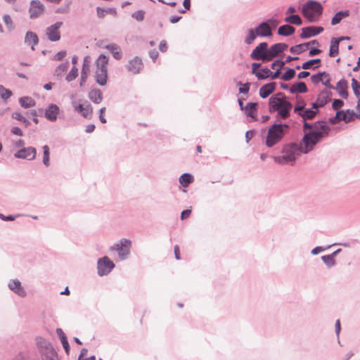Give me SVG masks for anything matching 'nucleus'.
Masks as SVG:
<instances>
[{
  "instance_id": "nucleus-33",
  "label": "nucleus",
  "mask_w": 360,
  "mask_h": 360,
  "mask_svg": "<svg viewBox=\"0 0 360 360\" xmlns=\"http://www.w3.org/2000/svg\"><path fill=\"white\" fill-rule=\"evenodd\" d=\"M19 102L20 105L25 108H31L35 105L34 100L28 96L20 98Z\"/></svg>"
},
{
  "instance_id": "nucleus-12",
  "label": "nucleus",
  "mask_w": 360,
  "mask_h": 360,
  "mask_svg": "<svg viewBox=\"0 0 360 360\" xmlns=\"http://www.w3.org/2000/svg\"><path fill=\"white\" fill-rule=\"evenodd\" d=\"M45 10V7L39 1L33 0L30 2L29 8L30 17L32 19L37 18L41 16Z\"/></svg>"
},
{
  "instance_id": "nucleus-55",
  "label": "nucleus",
  "mask_w": 360,
  "mask_h": 360,
  "mask_svg": "<svg viewBox=\"0 0 360 360\" xmlns=\"http://www.w3.org/2000/svg\"><path fill=\"white\" fill-rule=\"evenodd\" d=\"M13 117L22 122H26L27 120L20 112H15L13 114Z\"/></svg>"
},
{
  "instance_id": "nucleus-39",
  "label": "nucleus",
  "mask_w": 360,
  "mask_h": 360,
  "mask_svg": "<svg viewBox=\"0 0 360 360\" xmlns=\"http://www.w3.org/2000/svg\"><path fill=\"white\" fill-rule=\"evenodd\" d=\"M78 76V69L76 66H73L72 69L70 70V72L68 74V75L65 77V79L68 82H71L76 79V77Z\"/></svg>"
},
{
  "instance_id": "nucleus-35",
  "label": "nucleus",
  "mask_w": 360,
  "mask_h": 360,
  "mask_svg": "<svg viewBox=\"0 0 360 360\" xmlns=\"http://www.w3.org/2000/svg\"><path fill=\"white\" fill-rule=\"evenodd\" d=\"M285 22L290 23V24L296 25H302V22L301 18L298 15H288L285 18Z\"/></svg>"
},
{
  "instance_id": "nucleus-24",
  "label": "nucleus",
  "mask_w": 360,
  "mask_h": 360,
  "mask_svg": "<svg viewBox=\"0 0 360 360\" xmlns=\"http://www.w3.org/2000/svg\"><path fill=\"white\" fill-rule=\"evenodd\" d=\"M353 113L349 111H338L334 118L336 121H345V122H349L353 120Z\"/></svg>"
},
{
  "instance_id": "nucleus-62",
  "label": "nucleus",
  "mask_w": 360,
  "mask_h": 360,
  "mask_svg": "<svg viewBox=\"0 0 360 360\" xmlns=\"http://www.w3.org/2000/svg\"><path fill=\"white\" fill-rule=\"evenodd\" d=\"M321 52V51L319 49L313 48L309 51V56H313L315 55H318Z\"/></svg>"
},
{
  "instance_id": "nucleus-26",
  "label": "nucleus",
  "mask_w": 360,
  "mask_h": 360,
  "mask_svg": "<svg viewBox=\"0 0 360 360\" xmlns=\"http://www.w3.org/2000/svg\"><path fill=\"white\" fill-rule=\"evenodd\" d=\"M336 89L342 97L346 98L347 96V81L345 79H341L339 81V82L337 84Z\"/></svg>"
},
{
  "instance_id": "nucleus-38",
  "label": "nucleus",
  "mask_w": 360,
  "mask_h": 360,
  "mask_svg": "<svg viewBox=\"0 0 360 360\" xmlns=\"http://www.w3.org/2000/svg\"><path fill=\"white\" fill-rule=\"evenodd\" d=\"M271 74V71L268 68H263L258 73L256 74V77L259 79H264L267 77H269V76Z\"/></svg>"
},
{
  "instance_id": "nucleus-17",
  "label": "nucleus",
  "mask_w": 360,
  "mask_h": 360,
  "mask_svg": "<svg viewBox=\"0 0 360 360\" xmlns=\"http://www.w3.org/2000/svg\"><path fill=\"white\" fill-rule=\"evenodd\" d=\"M323 31L322 27H307L302 29L300 37L302 39L309 38L315 36Z\"/></svg>"
},
{
  "instance_id": "nucleus-45",
  "label": "nucleus",
  "mask_w": 360,
  "mask_h": 360,
  "mask_svg": "<svg viewBox=\"0 0 360 360\" xmlns=\"http://www.w3.org/2000/svg\"><path fill=\"white\" fill-rule=\"evenodd\" d=\"M352 86L354 90L355 95L360 98V84L356 79H352Z\"/></svg>"
},
{
  "instance_id": "nucleus-1",
  "label": "nucleus",
  "mask_w": 360,
  "mask_h": 360,
  "mask_svg": "<svg viewBox=\"0 0 360 360\" xmlns=\"http://www.w3.org/2000/svg\"><path fill=\"white\" fill-rule=\"evenodd\" d=\"M304 129H311V131L305 133L302 139L300 145V152L303 153H307L311 150L318 142L328 134L330 131L329 127L323 122H318L313 126L304 122Z\"/></svg>"
},
{
  "instance_id": "nucleus-48",
  "label": "nucleus",
  "mask_w": 360,
  "mask_h": 360,
  "mask_svg": "<svg viewBox=\"0 0 360 360\" xmlns=\"http://www.w3.org/2000/svg\"><path fill=\"white\" fill-rule=\"evenodd\" d=\"M285 63L281 60H276L271 64V68L276 70H281L284 66Z\"/></svg>"
},
{
  "instance_id": "nucleus-22",
  "label": "nucleus",
  "mask_w": 360,
  "mask_h": 360,
  "mask_svg": "<svg viewBox=\"0 0 360 360\" xmlns=\"http://www.w3.org/2000/svg\"><path fill=\"white\" fill-rule=\"evenodd\" d=\"M276 88V83L271 82L262 86L259 89V96L265 98L268 97L271 93H273Z\"/></svg>"
},
{
  "instance_id": "nucleus-29",
  "label": "nucleus",
  "mask_w": 360,
  "mask_h": 360,
  "mask_svg": "<svg viewBox=\"0 0 360 360\" xmlns=\"http://www.w3.org/2000/svg\"><path fill=\"white\" fill-rule=\"evenodd\" d=\"M295 31V29L289 25H285L281 26L278 30V34L279 35L282 36H289L292 34Z\"/></svg>"
},
{
  "instance_id": "nucleus-32",
  "label": "nucleus",
  "mask_w": 360,
  "mask_h": 360,
  "mask_svg": "<svg viewBox=\"0 0 360 360\" xmlns=\"http://www.w3.org/2000/svg\"><path fill=\"white\" fill-rule=\"evenodd\" d=\"M308 48L309 44H301L292 46L290 48V52L295 54H300L307 51Z\"/></svg>"
},
{
  "instance_id": "nucleus-50",
  "label": "nucleus",
  "mask_w": 360,
  "mask_h": 360,
  "mask_svg": "<svg viewBox=\"0 0 360 360\" xmlns=\"http://www.w3.org/2000/svg\"><path fill=\"white\" fill-rule=\"evenodd\" d=\"M3 20L5 22V24L7 25L8 29L13 28V20L10 15H4L3 17Z\"/></svg>"
},
{
  "instance_id": "nucleus-51",
  "label": "nucleus",
  "mask_w": 360,
  "mask_h": 360,
  "mask_svg": "<svg viewBox=\"0 0 360 360\" xmlns=\"http://www.w3.org/2000/svg\"><path fill=\"white\" fill-rule=\"evenodd\" d=\"M322 77H323V72H320L317 75H312L311 77L312 83L318 84L319 82H321Z\"/></svg>"
},
{
  "instance_id": "nucleus-52",
  "label": "nucleus",
  "mask_w": 360,
  "mask_h": 360,
  "mask_svg": "<svg viewBox=\"0 0 360 360\" xmlns=\"http://www.w3.org/2000/svg\"><path fill=\"white\" fill-rule=\"evenodd\" d=\"M238 85L240 86H242L241 87H240L239 89V91L240 93H243V94H247L248 93L249 91V84L247 83V84H243L240 82H238Z\"/></svg>"
},
{
  "instance_id": "nucleus-63",
  "label": "nucleus",
  "mask_w": 360,
  "mask_h": 360,
  "mask_svg": "<svg viewBox=\"0 0 360 360\" xmlns=\"http://www.w3.org/2000/svg\"><path fill=\"white\" fill-rule=\"evenodd\" d=\"M159 48H160V50L162 52L166 51V50L167 49V46L166 41H161L160 44Z\"/></svg>"
},
{
  "instance_id": "nucleus-41",
  "label": "nucleus",
  "mask_w": 360,
  "mask_h": 360,
  "mask_svg": "<svg viewBox=\"0 0 360 360\" xmlns=\"http://www.w3.org/2000/svg\"><path fill=\"white\" fill-rule=\"evenodd\" d=\"M93 109L90 105H86L84 107V110L81 112V115L87 119H90L92 117Z\"/></svg>"
},
{
  "instance_id": "nucleus-3",
  "label": "nucleus",
  "mask_w": 360,
  "mask_h": 360,
  "mask_svg": "<svg viewBox=\"0 0 360 360\" xmlns=\"http://www.w3.org/2000/svg\"><path fill=\"white\" fill-rule=\"evenodd\" d=\"M288 129L289 126L288 124H273L268 130L266 139V145L271 148L280 142Z\"/></svg>"
},
{
  "instance_id": "nucleus-46",
  "label": "nucleus",
  "mask_w": 360,
  "mask_h": 360,
  "mask_svg": "<svg viewBox=\"0 0 360 360\" xmlns=\"http://www.w3.org/2000/svg\"><path fill=\"white\" fill-rule=\"evenodd\" d=\"M305 105L306 103L303 100H297L295 105L294 112L295 113L300 112L304 108Z\"/></svg>"
},
{
  "instance_id": "nucleus-43",
  "label": "nucleus",
  "mask_w": 360,
  "mask_h": 360,
  "mask_svg": "<svg viewBox=\"0 0 360 360\" xmlns=\"http://www.w3.org/2000/svg\"><path fill=\"white\" fill-rule=\"evenodd\" d=\"M295 75V71L293 69H288L281 77L284 81H289Z\"/></svg>"
},
{
  "instance_id": "nucleus-6",
  "label": "nucleus",
  "mask_w": 360,
  "mask_h": 360,
  "mask_svg": "<svg viewBox=\"0 0 360 360\" xmlns=\"http://www.w3.org/2000/svg\"><path fill=\"white\" fill-rule=\"evenodd\" d=\"M323 12L321 4L315 1H308L302 7V14L310 22L318 20Z\"/></svg>"
},
{
  "instance_id": "nucleus-34",
  "label": "nucleus",
  "mask_w": 360,
  "mask_h": 360,
  "mask_svg": "<svg viewBox=\"0 0 360 360\" xmlns=\"http://www.w3.org/2000/svg\"><path fill=\"white\" fill-rule=\"evenodd\" d=\"M307 91V87L304 82H299L296 84H294L290 88L291 93L300 92V93H306Z\"/></svg>"
},
{
  "instance_id": "nucleus-13",
  "label": "nucleus",
  "mask_w": 360,
  "mask_h": 360,
  "mask_svg": "<svg viewBox=\"0 0 360 360\" xmlns=\"http://www.w3.org/2000/svg\"><path fill=\"white\" fill-rule=\"evenodd\" d=\"M91 58L89 56H86L83 59L82 68L81 72V78H80V86H82L86 82L88 77L90 75L91 72Z\"/></svg>"
},
{
  "instance_id": "nucleus-64",
  "label": "nucleus",
  "mask_w": 360,
  "mask_h": 360,
  "mask_svg": "<svg viewBox=\"0 0 360 360\" xmlns=\"http://www.w3.org/2000/svg\"><path fill=\"white\" fill-rule=\"evenodd\" d=\"M309 75V72L307 71H302L298 74L299 79H304Z\"/></svg>"
},
{
  "instance_id": "nucleus-28",
  "label": "nucleus",
  "mask_w": 360,
  "mask_h": 360,
  "mask_svg": "<svg viewBox=\"0 0 360 360\" xmlns=\"http://www.w3.org/2000/svg\"><path fill=\"white\" fill-rule=\"evenodd\" d=\"M89 98L96 103H99L102 101V94L99 89H92L89 93Z\"/></svg>"
},
{
  "instance_id": "nucleus-59",
  "label": "nucleus",
  "mask_w": 360,
  "mask_h": 360,
  "mask_svg": "<svg viewBox=\"0 0 360 360\" xmlns=\"http://www.w3.org/2000/svg\"><path fill=\"white\" fill-rule=\"evenodd\" d=\"M11 132L13 134H15V135H18V136H22V130L19 128V127H13L12 129H11Z\"/></svg>"
},
{
  "instance_id": "nucleus-44",
  "label": "nucleus",
  "mask_w": 360,
  "mask_h": 360,
  "mask_svg": "<svg viewBox=\"0 0 360 360\" xmlns=\"http://www.w3.org/2000/svg\"><path fill=\"white\" fill-rule=\"evenodd\" d=\"M321 60L320 59H313L308 60L302 64V68L303 69H309L313 65L318 64L317 67L320 65Z\"/></svg>"
},
{
  "instance_id": "nucleus-4",
  "label": "nucleus",
  "mask_w": 360,
  "mask_h": 360,
  "mask_svg": "<svg viewBox=\"0 0 360 360\" xmlns=\"http://www.w3.org/2000/svg\"><path fill=\"white\" fill-rule=\"evenodd\" d=\"M108 64V58L104 54H101L95 62L94 77L101 86H104L107 83Z\"/></svg>"
},
{
  "instance_id": "nucleus-10",
  "label": "nucleus",
  "mask_w": 360,
  "mask_h": 360,
  "mask_svg": "<svg viewBox=\"0 0 360 360\" xmlns=\"http://www.w3.org/2000/svg\"><path fill=\"white\" fill-rule=\"evenodd\" d=\"M63 25V22H57L53 25L49 26L46 29L47 38L51 41H58L60 39V28Z\"/></svg>"
},
{
  "instance_id": "nucleus-18",
  "label": "nucleus",
  "mask_w": 360,
  "mask_h": 360,
  "mask_svg": "<svg viewBox=\"0 0 360 360\" xmlns=\"http://www.w3.org/2000/svg\"><path fill=\"white\" fill-rule=\"evenodd\" d=\"M59 108L56 104H51L48 106L45 112V117L47 120L54 122L57 120L59 114Z\"/></svg>"
},
{
  "instance_id": "nucleus-60",
  "label": "nucleus",
  "mask_w": 360,
  "mask_h": 360,
  "mask_svg": "<svg viewBox=\"0 0 360 360\" xmlns=\"http://www.w3.org/2000/svg\"><path fill=\"white\" fill-rule=\"evenodd\" d=\"M260 65H261L260 63H252V73L256 75V74L258 73L257 70L260 67Z\"/></svg>"
},
{
  "instance_id": "nucleus-56",
  "label": "nucleus",
  "mask_w": 360,
  "mask_h": 360,
  "mask_svg": "<svg viewBox=\"0 0 360 360\" xmlns=\"http://www.w3.org/2000/svg\"><path fill=\"white\" fill-rule=\"evenodd\" d=\"M1 89L2 90V93H1L2 98H9L11 96V91H9L8 89H5L3 86H1L0 90Z\"/></svg>"
},
{
  "instance_id": "nucleus-9",
  "label": "nucleus",
  "mask_w": 360,
  "mask_h": 360,
  "mask_svg": "<svg viewBox=\"0 0 360 360\" xmlns=\"http://www.w3.org/2000/svg\"><path fill=\"white\" fill-rule=\"evenodd\" d=\"M131 241L127 239H122L120 242L111 248L112 250L117 252L121 259H124L129 254Z\"/></svg>"
},
{
  "instance_id": "nucleus-5",
  "label": "nucleus",
  "mask_w": 360,
  "mask_h": 360,
  "mask_svg": "<svg viewBox=\"0 0 360 360\" xmlns=\"http://www.w3.org/2000/svg\"><path fill=\"white\" fill-rule=\"evenodd\" d=\"M300 147L299 148L296 144L285 145L283 148L281 156H274V160L276 163L279 165L292 164L299 155Z\"/></svg>"
},
{
  "instance_id": "nucleus-2",
  "label": "nucleus",
  "mask_w": 360,
  "mask_h": 360,
  "mask_svg": "<svg viewBox=\"0 0 360 360\" xmlns=\"http://www.w3.org/2000/svg\"><path fill=\"white\" fill-rule=\"evenodd\" d=\"M269 112H276L277 118L287 119L292 108V105L286 99L282 93H278L271 96L269 100Z\"/></svg>"
},
{
  "instance_id": "nucleus-49",
  "label": "nucleus",
  "mask_w": 360,
  "mask_h": 360,
  "mask_svg": "<svg viewBox=\"0 0 360 360\" xmlns=\"http://www.w3.org/2000/svg\"><path fill=\"white\" fill-rule=\"evenodd\" d=\"M322 84L327 86V87H331L330 84V77L329 75L325 72H323V77L321 80Z\"/></svg>"
},
{
  "instance_id": "nucleus-23",
  "label": "nucleus",
  "mask_w": 360,
  "mask_h": 360,
  "mask_svg": "<svg viewBox=\"0 0 360 360\" xmlns=\"http://www.w3.org/2000/svg\"><path fill=\"white\" fill-rule=\"evenodd\" d=\"M257 103H248L245 108V112L247 116L250 117L252 121L257 120Z\"/></svg>"
},
{
  "instance_id": "nucleus-20",
  "label": "nucleus",
  "mask_w": 360,
  "mask_h": 360,
  "mask_svg": "<svg viewBox=\"0 0 360 360\" xmlns=\"http://www.w3.org/2000/svg\"><path fill=\"white\" fill-rule=\"evenodd\" d=\"M8 287L11 290L21 297H25L26 295L25 291L21 286V283L18 280H11L8 283Z\"/></svg>"
},
{
  "instance_id": "nucleus-47",
  "label": "nucleus",
  "mask_w": 360,
  "mask_h": 360,
  "mask_svg": "<svg viewBox=\"0 0 360 360\" xmlns=\"http://www.w3.org/2000/svg\"><path fill=\"white\" fill-rule=\"evenodd\" d=\"M145 12L143 11H138L132 14V17L138 21H142L144 18Z\"/></svg>"
},
{
  "instance_id": "nucleus-58",
  "label": "nucleus",
  "mask_w": 360,
  "mask_h": 360,
  "mask_svg": "<svg viewBox=\"0 0 360 360\" xmlns=\"http://www.w3.org/2000/svg\"><path fill=\"white\" fill-rule=\"evenodd\" d=\"M105 110V108H101L100 110V115H99V119H100V121L102 122V123H105L106 122V120L105 118L104 117V112Z\"/></svg>"
},
{
  "instance_id": "nucleus-61",
  "label": "nucleus",
  "mask_w": 360,
  "mask_h": 360,
  "mask_svg": "<svg viewBox=\"0 0 360 360\" xmlns=\"http://www.w3.org/2000/svg\"><path fill=\"white\" fill-rule=\"evenodd\" d=\"M174 255L176 259H180V250L179 247L176 245L174 248Z\"/></svg>"
},
{
  "instance_id": "nucleus-40",
  "label": "nucleus",
  "mask_w": 360,
  "mask_h": 360,
  "mask_svg": "<svg viewBox=\"0 0 360 360\" xmlns=\"http://www.w3.org/2000/svg\"><path fill=\"white\" fill-rule=\"evenodd\" d=\"M68 68H69L68 62L62 63V64L59 65L57 67V68L56 69V74L58 76H60L68 70Z\"/></svg>"
},
{
  "instance_id": "nucleus-31",
  "label": "nucleus",
  "mask_w": 360,
  "mask_h": 360,
  "mask_svg": "<svg viewBox=\"0 0 360 360\" xmlns=\"http://www.w3.org/2000/svg\"><path fill=\"white\" fill-rule=\"evenodd\" d=\"M106 48L111 52L112 56L116 59H120L122 57V53L120 47L116 44H109Z\"/></svg>"
},
{
  "instance_id": "nucleus-54",
  "label": "nucleus",
  "mask_w": 360,
  "mask_h": 360,
  "mask_svg": "<svg viewBox=\"0 0 360 360\" xmlns=\"http://www.w3.org/2000/svg\"><path fill=\"white\" fill-rule=\"evenodd\" d=\"M343 105V101L339 99L334 100L333 103V108L335 110H338Z\"/></svg>"
},
{
  "instance_id": "nucleus-57",
  "label": "nucleus",
  "mask_w": 360,
  "mask_h": 360,
  "mask_svg": "<svg viewBox=\"0 0 360 360\" xmlns=\"http://www.w3.org/2000/svg\"><path fill=\"white\" fill-rule=\"evenodd\" d=\"M66 56V52L65 51H59L58 53H57L55 56H54V59L55 60H62L65 56Z\"/></svg>"
},
{
  "instance_id": "nucleus-36",
  "label": "nucleus",
  "mask_w": 360,
  "mask_h": 360,
  "mask_svg": "<svg viewBox=\"0 0 360 360\" xmlns=\"http://www.w3.org/2000/svg\"><path fill=\"white\" fill-rule=\"evenodd\" d=\"M193 181V177L189 174H184L179 178V182L184 187H187Z\"/></svg>"
},
{
  "instance_id": "nucleus-21",
  "label": "nucleus",
  "mask_w": 360,
  "mask_h": 360,
  "mask_svg": "<svg viewBox=\"0 0 360 360\" xmlns=\"http://www.w3.org/2000/svg\"><path fill=\"white\" fill-rule=\"evenodd\" d=\"M344 37L335 39H332L330 41V51H329V56L330 57H335L339 53V44L341 41L344 40Z\"/></svg>"
},
{
  "instance_id": "nucleus-8",
  "label": "nucleus",
  "mask_w": 360,
  "mask_h": 360,
  "mask_svg": "<svg viewBox=\"0 0 360 360\" xmlns=\"http://www.w3.org/2000/svg\"><path fill=\"white\" fill-rule=\"evenodd\" d=\"M268 44L262 42L257 46L252 51L250 56L253 60L269 61Z\"/></svg>"
},
{
  "instance_id": "nucleus-25",
  "label": "nucleus",
  "mask_w": 360,
  "mask_h": 360,
  "mask_svg": "<svg viewBox=\"0 0 360 360\" xmlns=\"http://www.w3.org/2000/svg\"><path fill=\"white\" fill-rule=\"evenodd\" d=\"M318 111H319L318 108H313V109L304 108L297 114L300 117H302V118L305 121L307 120H312L315 117V115H316Z\"/></svg>"
},
{
  "instance_id": "nucleus-16",
  "label": "nucleus",
  "mask_w": 360,
  "mask_h": 360,
  "mask_svg": "<svg viewBox=\"0 0 360 360\" xmlns=\"http://www.w3.org/2000/svg\"><path fill=\"white\" fill-rule=\"evenodd\" d=\"M330 94L328 91H321L316 102L312 103V108H318L324 106L330 101Z\"/></svg>"
},
{
  "instance_id": "nucleus-27",
  "label": "nucleus",
  "mask_w": 360,
  "mask_h": 360,
  "mask_svg": "<svg viewBox=\"0 0 360 360\" xmlns=\"http://www.w3.org/2000/svg\"><path fill=\"white\" fill-rule=\"evenodd\" d=\"M349 11H347V10L339 11L332 18V20H331V25H335L340 23V21L343 18H347V16H349Z\"/></svg>"
},
{
  "instance_id": "nucleus-19",
  "label": "nucleus",
  "mask_w": 360,
  "mask_h": 360,
  "mask_svg": "<svg viewBox=\"0 0 360 360\" xmlns=\"http://www.w3.org/2000/svg\"><path fill=\"white\" fill-rule=\"evenodd\" d=\"M142 61L138 57H135L134 58L131 60L127 65L128 70L132 72L133 74L139 73V71L142 69Z\"/></svg>"
},
{
  "instance_id": "nucleus-11",
  "label": "nucleus",
  "mask_w": 360,
  "mask_h": 360,
  "mask_svg": "<svg viewBox=\"0 0 360 360\" xmlns=\"http://www.w3.org/2000/svg\"><path fill=\"white\" fill-rule=\"evenodd\" d=\"M115 265L108 257H104L98 262V274L100 276L106 275L111 271Z\"/></svg>"
},
{
  "instance_id": "nucleus-53",
  "label": "nucleus",
  "mask_w": 360,
  "mask_h": 360,
  "mask_svg": "<svg viewBox=\"0 0 360 360\" xmlns=\"http://www.w3.org/2000/svg\"><path fill=\"white\" fill-rule=\"evenodd\" d=\"M191 207H190V209H187L186 210H184L181 214V220H184L187 218H188L191 215Z\"/></svg>"
},
{
  "instance_id": "nucleus-15",
  "label": "nucleus",
  "mask_w": 360,
  "mask_h": 360,
  "mask_svg": "<svg viewBox=\"0 0 360 360\" xmlns=\"http://www.w3.org/2000/svg\"><path fill=\"white\" fill-rule=\"evenodd\" d=\"M288 45L284 43H278L272 45L268 49L269 61L278 56L281 53L286 50Z\"/></svg>"
},
{
  "instance_id": "nucleus-37",
  "label": "nucleus",
  "mask_w": 360,
  "mask_h": 360,
  "mask_svg": "<svg viewBox=\"0 0 360 360\" xmlns=\"http://www.w3.org/2000/svg\"><path fill=\"white\" fill-rule=\"evenodd\" d=\"M337 252H335L332 255H324L321 258H322V260L323 261V262L328 266H332L335 264V259H334V255L336 254Z\"/></svg>"
},
{
  "instance_id": "nucleus-7",
  "label": "nucleus",
  "mask_w": 360,
  "mask_h": 360,
  "mask_svg": "<svg viewBox=\"0 0 360 360\" xmlns=\"http://www.w3.org/2000/svg\"><path fill=\"white\" fill-rule=\"evenodd\" d=\"M272 35L271 29L267 22H262L255 30L250 29L248 32V37L245 41L248 44H250L259 37H270Z\"/></svg>"
},
{
  "instance_id": "nucleus-42",
  "label": "nucleus",
  "mask_w": 360,
  "mask_h": 360,
  "mask_svg": "<svg viewBox=\"0 0 360 360\" xmlns=\"http://www.w3.org/2000/svg\"><path fill=\"white\" fill-rule=\"evenodd\" d=\"M43 150H44L43 162L46 167H48V166H49V146H44Z\"/></svg>"
},
{
  "instance_id": "nucleus-14",
  "label": "nucleus",
  "mask_w": 360,
  "mask_h": 360,
  "mask_svg": "<svg viewBox=\"0 0 360 360\" xmlns=\"http://www.w3.org/2000/svg\"><path fill=\"white\" fill-rule=\"evenodd\" d=\"M37 150L34 147H27L17 151L14 156L16 158L27 159L29 160H34L36 158Z\"/></svg>"
},
{
  "instance_id": "nucleus-30",
  "label": "nucleus",
  "mask_w": 360,
  "mask_h": 360,
  "mask_svg": "<svg viewBox=\"0 0 360 360\" xmlns=\"http://www.w3.org/2000/svg\"><path fill=\"white\" fill-rule=\"evenodd\" d=\"M39 41L37 35L32 32H28L25 36V42L29 45L32 46V49H34V46L36 45Z\"/></svg>"
}]
</instances>
